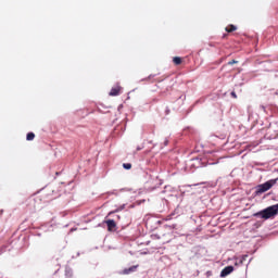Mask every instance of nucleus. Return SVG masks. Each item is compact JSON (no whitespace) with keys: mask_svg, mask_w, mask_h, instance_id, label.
<instances>
[{"mask_svg":"<svg viewBox=\"0 0 278 278\" xmlns=\"http://www.w3.org/2000/svg\"><path fill=\"white\" fill-rule=\"evenodd\" d=\"M278 214V203L271 206H268L267 208H264L263 211H260L257 213H254L253 216L255 218H263L264 220H268V218H275Z\"/></svg>","mask_w":278,"mask_h":278,"instance_id":"f257e3e1","label":"nucleus"},{"mask_svg":"<svg viewBox=\"0 0 278 278\" xmlns=\"http://www.w3.org/2000/svg\"><path fill=\"white\" fill-rule=\"evenodd\" d=\"M277 181H278V178L270 179L262 185H258L256 187V194H264V192H268V190H270V188H273V186H275Z\"/></svg>","mask_w":278,"mask_h":278,"instance_id":"f03ea898","label":"nucleus"},{"mask_svg":"<svg viewBox=\"0 0 278 278\" xmlns=\"http://www.w3.org/2000/svg\"><path fill=\"white\" fill-rule=\"evenodd\" d=\"M233 273V266L229 265L226 266L222 271H220V277L225 278L228 277V275H231Z\"/></svg>","mask_w":278,"mask_h":278,"instance_id":"7ed1b4c3","label":"nucleus"},{"mask_svg":"<svg viewBox=\"0 0 278 278\" xmlns=\"http://www.w3.org/2000/svg\"><path fill=\"white\" fill-rule=\"evenodd\" d=\"M123 88L119 86V85H117V86H115V87H113L112 89H111V91H110V97H118V94H121V90H122Z\"/></svg>","mask_w":278,"mask_h":278,"instance_id":"20e7f679","label":"nucleus"},{"mask_svg":"<svg viewBox=\"0 0 278 278\" xmlns=\"http://www.w3.org/2000/svg\"><path fill=\"white\" fill-rule=\"evenodd\" d=\"M106 227H108V231H114V229H116V222H114V219H108L105 220Z\"/></svg>","mask_w":278,"mask_h":278,"instance_id":"39448f33","label":"nucleus"},{"mask_svg":"<svg viewBox=\"0 0 278 278\" xmlns=\"http://www.w3.org/2000/svg\"><path fill=\"white\" fill-rule=\"evenodd\" d=\"M137 269H138V265H134L129 268H125L123 270V275H131V273H136Z\"/></svg>","mask_w":278,"mask_h":278,"instance_id":"423d86ee","label":"nucleus"},{"mask_svg":"<svg viewBox=\"0 0 278 278\" xmlns=\"http://www.w3.org/2000/svg\"><path fill=\"white\" fill-rule=\"evenodd\" d=\"M225 29L228 34H231V31H236V29H238V27H236V25H233V24H230Z\"/></svg>","mask_w":278,"mask_h":278,"instance_id":"0eeeda50","label":"nucleus"},{"mask_svg":"<svg viewBox=\"0 0 278 278\" xmlns=\"http://www.w3.org/2000/svg\"><path fill=\"white\" fill-rule=\"evenodd\" d=\"M65 278H73V269L71 267L65 268Z\"/></svg>","mask_w":278,"mask_h":278,"instance_id":"6e6552de","label":"nucleus"},{"mask_svg":"<svg viewBox=\"0 0 278 278\" xmlns=\"http://www.w3.org/2000/svg\"><path fill=\"white\" fill-rule=\"evenodd\" d=\"M182 60L179 56H174L173 58V63L175 64V66H179V64H181Z\"/></svg>","mask_w":278,"mask_h":278,"instance_id":"1a4fd4ad","label":"nucleus"},{"mask_svg":"<svg viewBox=\"0 0 278 278\" xmlns=\"http://www.w3.org/2000/svg\"><path fill=\"white\" fill-rule=\"evenodd\" d=\"M34 138H36V135H35L34 132H28V134L26 135V140H28V141L34 140Z\"/></svg>","mask_w":278,"mask_h":278,"instance_id":"9d476101","label":"nucleus"},{"mask_svg":"<svg viewBox=\"0 0 278 278\" xmlns=\"http://www.w3.org/2000/svg\"><path fill=\"white\" fill-rule=\"evenodd\" d=\"M123 168H125L126 170H130L131 164L130 163H124Z\"/></svg>","mask_w":278,"mask_h":278,"instance_id":"9b49d317","label":"nucleus"},{"mask_svg":"<svg viewBox=\"0 0 278 278\" xmlns=\"http://www.w3.org/2000/svg\"><path fill=\"white\" fill-rule=\"evenodd\" d=\"M233 64H238V61L231 60V61L228 62V65H229V66H233Z\"/></svg>","mask_w":278,"mask_h":278,"instance_id":"f8f14e48","label":"nucleus"},{"mask_svg":"<svg viewBox=\"0 0 278 278\" xmlns=\"http://www.w3.org/2000/svg\"><path fill=\"white\" fill-rule=\"evenodd\" d=\"M247 257H249V255H243L242 256V262H244V260H247Z\"/></svg>","mask_w":278,"mask_h":278,"instance_id":"ddd939ff","label":"nucleus"},{"mask_svg":"<svg viewBox=\"0 0 278 278\" xmlns=\"http://www.w3.org/2000/svg\"><path fill=\"white\" fill-rule=\"evenodd\" d=\"M155 238H159L157 235H152V239L155 240Z\"/></svg>","mask_w":278,"mask_h":278,"instance_id":"4468645a","label":"nucleus"},{"mask_svg":"<svg viewBox=\"0 0 278 278\" xmlns=\"http://www.w3.org/2000/svg\"><path fill=\"white\" fill-rule=\"evenodd\" d=\"M165 220H170V215L165 218Z\"/></svg>","mask_w":278,"mask_h":278,"instance_id":"2eb2a0df","label":"nucleus"},{"mask_svg":"<svg viewBox=\"0 0 278 278\" xmlns=\"http://www.w3.org/2000/svg\"><path fill=\"white\" fill-rule=\"evenodd\" d=\"M137 151H142V148L138 147V148H137Z\"/></svg>","mask_w":278,"mask_h":278,"instance_id":"dca6fc26","label":"nucleus"},{"mask_svg":"<svg viewBox=\"0 0 278 278\" xmlns=\"http://www.w3.org/2000/svg\"><path fill=\"white\" fill-rule=\"evenodd\" d=\"M112 214H114V212H110V213H109V216H112Z\"/></svg>","mask_w":278,"mask_h":278,"instance_id":"f3484780","label":"nucleus"},{"mask_svg":"<svg viewBox=\"0 0 278 278\" xmlns=\"http://www.w3.org/2000/svg\"><path fill=\"white\" fill-rule=\"evenodd\" d=\"M231 94H232V97H236V92H232Z\"/></svg>","mask_w":278,"mask_h":278,"instance_id":"a211bd4d","label":"nucleus"},{"mask_svg":"<svg viewBox=\"0 0 278 278\" xmlns=\"http://www.w3.org/2000/svg\"><path fill=\"white\" fill-rule=\"evenodd\" d=\"M0 214H3V211H0Z\"/></svg>","mask_w":278,"mask_h":278,"instance_id":"6ab92c4d","label":"nucleus"}]
</instances>
